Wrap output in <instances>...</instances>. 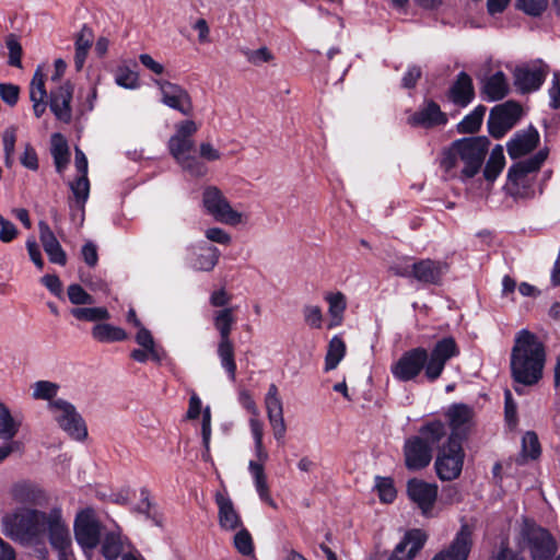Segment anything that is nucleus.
I'll return each instance as SVG.
<instances>
[{"instance_id": "obj_45", "label": "nucleus", "mask_w": 560, "mask_h": 560, "mask_svg": "<svg viewBox=\"0 0 560 560\" xmlns=\"http://www.w3.org/2000/svg\"><path fill=\"white\" fill-rule=\"evenodd\" d=\"M75 203L81 211V220H83V208L90 194V183L88 176L79 175L78 178L70 184Z\"/></svg>"}, {"instance_id": "obj_6", "label": "nucleus", "mask_w": 560, "mask_h": 560, "mask_svg": "<svg viewBox=\"0 0 560 560\" xmlns=\"http://www.w3.org/2000/svg\"><path fill=\"white\" fill-rule=\"evenodd\" d=\"M194 120H184L175 125V133L168 140V149L177 164L190 176L202 177L208 168L195 153L192 136L198 131Z\"/></svg>"}, {"instance_id": "obj_10", "label": "nucleus", "mask_w": 560, "mask_h": 560, "mask_svg": "<svg viewBox=\"0 0 560 560\" xmlns=\"http://www.w3.org/2000/svg\"><path fill=\"white\" fill-rule=\"evenodd\" d=\"M202 203L206 211L218 222L228 225L246 224L249 215L231 206L224 194L215 186H208L202 194Z\"/></svg>"}, {"instance_id": "obj_38", "label": "nucleus", "mask_w": 560, "mask_h": 560, "mask_svg": "<svg viewBox=\"0 0 560 560\" xmlns=\"http://www.w3.org/2000/svg\"><path fill=\"white\" fill-rule=\"evenodd\" d=\"M445 435V424L440 420H433L420 428L418 436L422 438V441L432 448L434 445L439 444Z\"/></svg>"}, {"instance_id": "obj_51", "label": "nucleus", "mask_w": 560, "mask_h": 560, "mask_svg": "<svg viewBox=\"0 0 560 560\" xmlns=\"http://www.w3.org/2000/svg\"><path fill=\"white\" fill-rule=\"evenodd\" d=\"M138 511L151 520L153 524L161 525V515L145 490L141 491V502L138 505Z\"/></svg>"}, {"instance_id": "obj_40", "label": "nucleus", "mask_w": 560, "mask_h": 560, "mask_svg": "<svg viewBox=\"0 0 560 560\" xmlns=\"http://www.w3.org/2000/svg\"><path fill=\"white\" fill-rule=\"evenodd\" d=\"M14 497L18 502L34 506L40 505L47 500L45 491L33 486H21L16 488Z\"/></svg>"}, {"instance_id": "obj_48", "label": "nucleus", "mask_w": 560, "mask_h": 560, "mask_svg": "<svg viewBox=\"0 0 560 560\" xmlns=\"http://www.w3.org/2000/svg\"><path fill=\"white\" fill-rule=\"evenodd\" d=\"M242 55L253 66L260 67L273 60V54L267 47L258 49L242 48Z\"/></svg>"}, {"instance_id": "obj_24", "label": "nucleus", "mask_w": 560, "mask_h": 560, "mask_svg": "<svg viewBox=\"0 0 560 560\" xmlns=\"http://www.w3.org/2000/svg\"><path fill=\"white\" fill-rule=\"evenodd\" d=\"M425 539V534L420 529L406 533L402 540L395 547L388 560H411L423 547Z\"/></svg>"}, {"instance_id": "obj_56", "label": "nucleus", "mask_w": 560, "mask_h": 560, "mask_svg": "<svg viewBox=\"0 0 560 560\" xmlns=\"http://www.w3.org/2000/svg\"><path fill=\"white\" fill-rule=\"evenodd\" d=\"M5 46L9 50V65L21 68L22 46L14 34H10L5 38Z\"/></svg>"}, {"instance_id": "obj_37", "label": "nucleus", "mask_w": 560, "mask_h": 560, "mask_svg": "<svg viewBox=\"0 0 560 560\" xmlns=\"http://www.w3.org/2000/svg\"><path fill=\"white\" fill-rule=\"evenodd\" d=\"M218 355L221 366L225 370L231 381L236 377V363L234 360V348L231 339L220 340L218 346Z\"/></svg>"}, {"instance_id": "obj_17", "label": "nucleus", "mask_w": 560, "mask_h": 560, "mask_svg": "<svg viewBox=\"0 0 560 560\" xmlns=\"http://www.w3.org/2000/svg\"><path fill=\"white\" fill-rule=\"evenodd\" d=\"M404 458L409 470H420L430 464L432 450L422 441V438L411 436L405 441Z\"/></svg>"}, {"instance_id": "obj_60", "label": "nucleus", "mask_w": 560, "mask_h": 560, "mask_svg": "<svg viewBox=\"0 0 560 560\" xmlns=\"http://www.w3.org/2000/svg\"><path fill=\"white\" fill-rule=\"evenodd\" d=\"M205 409H206V407L202 406V401H201L200 397L195 392H192L190 394L189 401H188L186 419L196 420L199 418L200 415L203 417ZM202 421H203V419L201 420V422Z\"/></svg>"}, {"instance_id": "obj_15", "label": "nucleus", "mask_w": 560, "mask_h": 560, "mask_svg": "<svg viewBox=\"0 0 560 560\" xmlns=\"http://www.w3.org/2000/svg\"><path fill=\"white\" fill-rule=\"evenodd\" d=\"M154 84L160 89L164 105L178 110L183 115H190L192 103L185 89L164 80H154Z\"/></svg>"}, {"instance_id": "obj_4", "label": "nucleus", "mask_w": 560, "mask_h": 560, "mask_svg": "<svg viewBox=\"0 0 560 560\" xmlns=\"http://www.w3.org/2000/svg\"><path fill=\"white\" fill-rule=\"evenodd\" d=\"M546 352L538 337L527 329L520 330L514 338L510 368L513 380L523 385H533L541 376Z\"/></svg>"}, {"instance_id": "obj_54", "label": "nucleus", "mask_w": 560, "mask_h": 560, "mask_svg": "<svg viewBox=\"0 0 560 560\" xmlns=\"http://www.w3.org/2000/svg\"><path fill=\"white\" fill-rule=\"evenodd\" d=\"M549 0H516V7L525 14L540 16L547 9Z\"/></svg>"}, {"instance_id": "obj_3", "label": "nucleus", "mask_w": 560, "mask_h": 560, "mask_svg": "<svg viewBox=\"0 0 560 560\" xmlns=\"http://www.w3.org/2000/svg\"><path fill=\"white\" fill-rule=\"evenodd\" d=\"M489 147L485 136L455 140L442 151L440 167L448 178L467 183L480 172Z\"/></svg>"}, {"instance_id": "obj_8", "label": "nucleus", "mask_w": 560, "mask_h": 560, "mask_svg": "<svg viewBox=\"0 0 560 560\" xmlns=\"http://www.w3.org/2000/svg\"><path fill=\"white\" fill-rule=\"evenodd\" d=\"M520 546L529 550L533 560H560V557H555L557 545L550 533L533 522L523 523Z\"/></svg>"}, {"instance_id": "obj_43", "label": "nucleus", "mask_w": 560, "mask_h": 560, "mask_svg": "<svg viewBox=\"0 0 560 560\" xmlns=\"http://www.w3.org/2000/svg\"><path fill=\"white\" fill-rule=\"evenodd\" d=\"M486 114V107L482 105L477 106L470 114L464 117L458 124L457 130L460 133H472L479 130L483 116Z\"/></svg>"}, {"instance_id": "obj_5", "label": "nucleus", "mask_w": 560, "mask_h": 560, "mask_svg": "<svg viewBox=\"0 0 560 560\" xmlns=\"http://www.w3.org/2000/svg\"><path fill=\"white\" fill-rule=\"evenodd\" d=\"M74 86L70 81H63L52 85L49 90V96L45 86V74L42 67H37L30 83V100L33 104V112L37 118H40L47 105L56 119L61 122H70L72 119V97Z\"/></svg>"}, {"instance_id": "obj_61", "label": "nucleus", "mask_w": 560, "mask_h": 560, "mask_svg": "<svg viewBox=\"0 0 560 560\" xmlns=\"http://www.w3.org/2000/svg\"><path fill=\"white\" fill-rule=\"evenodd\" d=\"M19 234L16 226L0 214V241L2 243L12 242Z\"/></svg>"}, {"instance_id": "obj_63", "label": "nucleus", "mask_w": 560, "mask_h": 560, "mask_svg": "<svg viewBox=\"0 0 560 560\" xmlns=\"http://www.w3.org/2000/svg\"><path fill=\"white\" fill-rule=\"evenodd\" d=\"M20 95L19 86L14 84H0V96L8 105L13 106L18 103Z\"/></svg>"}, {"instance_id": "obj_59", "label": "nucleus", "mask_w": 560, "mask_h": 560, "mask_svg": "<svg viewBox=\"0 0 560 560\" xmlns=\"http://www.w3.org/2000/svg\"><path fill=\"white\" fill-rule=\"evenodd\" d=\"M238 404L250 415V417L259 416V409L249 390L242 388L237 395Z\"/></svg>"}, {"instance_id": "obj_55", "label": "nucleus", "mask_w": 560, "mask_h": 560, "mask_svg": "<svg viewBox=\"0 0 560 560\" xmlns=\"http://www.w3.org/2000/svg\"><path fill=\"white\" fill-rule=\"evenodd\" d=\"M522 453L524 457L535 459L540 454L538 438L534 432H526L522 440Z\"/></svg>"}, {"instance_id": "obj_27", "label": "nucleus", "mask_w": 560, "mask_h": 560, "mask_svg": "<svg viewBox=\"0 0 560 560\" xmlns=\"http://www.w3.org/2000/svg\"><path fill=\"white\" fill-rule=\"evenodd\" d=\"M38 229L40 243L49 260L52 264L65 266L67 262V255L49 225L46 222L40 221L38 223Z\"/></svg>"}, {"instance_id": "obj_62", "label": "nucleus", "mask_w": 560, "mask_h": 560, "mask_svg": "<svg viewBox=\"0 0 560 560\" xmlns=\"http://www.w3.org/2000/svg\"><path fill=\"white\" fill-rule=\"evenodd\" d=\"M21 164L32 171H36L38 168V159L35 149L26 143L24 145V151L20 158Z\"/></svg>"}, {"instance_id": "obj_29", "label": "nucleus", "mask_w": 560, "mask_h": 560, "mask_svg": "<svg viewBox=\"0 0 560 560\" xmlns=\"http://www.w3.org/2000/svg\"><path fill=\"white\" fill-rule=\"evenodd\" d=\"M510 85L506 75L502 71H497L482 81L481 93L486 101L495 102L508 95Z\"/></svg>"}, {"instance_id": "obj_53", "label": "nucleus", "mask_w": 560, "mask_h": 560, "mask_svg": "<svg viewBox=\"0 0 560 560\" xmlns=\"http://www.w3.org/2000/svg\"><path fill=\"white\" fill-rule=\"evenodd\" d=\"M67 294L69 301L74 305H91L94 303L93 296L77 283L68 287Z\"/></svg>"}, {"instance_id": "obj_1", "label": "nucleus", "mask_w": 560, "mask_h": 560, "mask_svg": "<svg viewBox=\"0 0 560 560\" xmlns=\"http://www.w3.org/2000/svg\"><path fill=\"white\" fill-rule=\"evenodd\" d=\"M1 532L11 540L26 547L44 546L48 539L58 560H77L68 522L58 505L48 510L18 508L2 517Z\"/></svg>"}, {"instance_id": "obj_26", "label": "nucleus", "mask_w": 560, "mask_h": 560, "mask_svg": "<svg viewBox=\"0 0 560 560\" xmlns=\"http://www.w3.org/2000/svg\"><path fill=\"white\" fill-rule=\"evenodd\" d=\"M446 116L434 102H425L416 113L408 118V122L416 127L430 128L444 125Z\"/></svg>"}, {"instance_id": "obj_57", "label": "nucleus", "mask_w": 560, "mask_h": 560, "mask_svg": "<svg viewBox=\"0 0 560 560\" xmlns=\"http://www.w3.org/2000/svg\"><path fill=\"white\" fill-rule=\"evenodd\" d=\"M234 546L238 552L244 556H249L253 553V539L250 534L244 529L243 527L238 528L237 533L234 535Z\"/></svg>"}, {"instance_id": "obj_47", "label": "nucleus", "mask_w": 560, "mask_h": 560, "mask_svg": "<svg viewBox=\"0 0 560 560\" xmlns=\"http://www.w3.org/2000/svg\"><path fill=\"white\" fill-rule=\"evenodd\" d=\"M115 82L120 88L137 90L140 86L138 72L126 66H119L115 71Z\"/></svg>"}, {"instance_id": "obj_34", "label": "nucleus", "mask_w": 560, "mask_h": 560, "mask_svg": "<svg viewBox=\"0 0 560 560\" xmlns=\"http://www.w3.org/2000/svg\"><path fill=\"white\" fill-rule=\"evenodd\" d=\"M91 335L96 341L105 343L124 341L128 337L125 329L107 323L94 325Z\"/></svg>"}, {"instance_id": "obj_25", "label": "nucleus", "mask_w": 560, "mask_h": 560, "mask_svg": "<svg viewBox=\"0 0 560 560\" xmlns=\"http://www.w3.org/2000/svg\"><path fill=\"white\" fill-rule=\"evenodd\" d=\"M447 265L443 261L422 259L415 261L412 277L419 282L436 284L447 272Z\"/></svg>"}, {"instance_id": "obj_21", "label": "nucleus", "mask_w": 560, "mask_h": 560, "mask_svg": "<svg viewBox=\"0 0 560 560\" xmlns=\"http://www.w3.org/2000/svg\"><path fill=\"white\" fill-rule=\"evenodd\" d=\"M547 71L541 66L520 67L514 72V84L522 93L538 90L546 79Z\"/></svg>"}, {"instance_id": "obj_12", "label": "nucleus", "mask_w": 560, "mask_h": 560, "mask_svg": "<svg viewBox=\"0 0 560 560\" xmlns=\"http://www.w3.org/2000/svg\"><path fill=\"white\" fill-rule=\"evenodd\" d=\"M47 407L60 429L71 439L75 441L85 440L88 436L85 421L71 402L65 399H57L56 401H51Z\"/></svg>"}, {"instance_id": "obj_9", "label": "nucleus", "mask_w": 560, "mask_h": 560, "mask_svg": "<svg viewBox=\"0 0 560 560\" xmlns=\"http://www.w3.org/2000/svg\"><path fill=\"white\" fill-rule=\"evenodd\" d=\"M547 153L539 151L534 156L521 161L509 168L508 191L515 198H530L534 196L532 173L537 172L545 162Z\"/></svg>"}, {"instance_id": "obj_58", "label": "nucleus", "mask_w": 560, "mask_h": 560, "mask_svg": "<svg viewBox=\"0 0 560 560\" xmlns=\"http://www.w3.org/2000/svg\"><path fill=\"white\" fill-rule=\"evenodd\" d=\"M303 317L306 325L311 328H322L323 311L318 305H305L303 307Z\"/></svg>"}, {"instance_id": "obj_46", "label": "nucleus", "mask_w": 560, "mask_h": 560, "mask_svg": "<svg viewBox=\"0 0 560 560\" xmlns=\"http://www.w3.org/2000/svg\"><path fill=\"white\" fill-rule=\"evenodd\" d=\"M265 407L268 419L276 417H283L282 400L279 396L278 388L275 384H271L265 397Z\"/></svg>"}, {"instance_id": "obj_36", "label": "nucleus", "mask_w": 560, "mask_h": 560, "mask_svg": "<svg viewBox=\"0 0 560 560\" xmlns=\"http://www.w3.org/2000/svg\"><path fill=\"white\" fill-rule=\"evenodd\" d=\"M235 323L234 308L224 307L213 313V325L220 334V340L230 339Z\"/></svg>"}, {"instance_id": "obj_42", "label": "nucleus", "mask_w": 560, "mask_h": 560, "mask_svg": "<svg viewBox=\"0 0 560 560\" xmlns=\"http://www.w3.org/2000/svg\"><path fill=\"white\" fill-rule=\"evenodd\" d=\"M70 314L78 320L98 322L109 319L110 315L106 307H74Z\"/></svg>"}, {"instance_id": "obj_2", "label": "nucleus", "mask_w": 560, "mask_h": 560, "mask_svg": "<svg viewBox=\"0 0 560 560\" xmlns=\"http://www.w3.org/2000/svg\"><path fill=\"white\" fill-rule=\"evenodd\" d=\"M459 354V348L452 337L440 339L428 351L423 347L410 349L390 365V373L398 382L415 381L422 372L433 383L442 375L446 363Z\"/></svg>"}, {"instance_id": "obj_64", "label": "nucleus", "mask_w": 560, "mask_h": 560, "mask_svg": "<svg viewBox=\"0 0 560 560\" xmlns=\"http://www.w3.org/2000/svg\"><path fill=\"white\" fill-rule=\"evenodd\" d=\"M548 94L550 98V106L552 108L560 107V72H555L551 84L548 89Z\"/></svg>"}, {"instance_id": "obj_20", "label": "nucleus", "mask_w": 560, "mask_h": 560, "mask_svg": "<svg viewBox=\"0 0 560 560\" xmlns=\"http://www.w3.org/2000/svg\"><path fill=\"white\" fill-rule=\"evenodd\" d=\"M445 416L451 427V434L448 439H454V441H459L462 443L470 428L472 418L471 409L466 405H452L448 407Z\"/></svg>"}, {"instance_id": "obj_23", "label": "nucleus", "mask_w": 560, "mask_h": 560, "mask_svg": "<svg viewBox=\"0 0 560 560\" xmlns=\"http://www.w3.org/2000/svg\"><path fill=\"white\" fill-rule=\"evenodd\" d=\"M218 505L219 525L224 530H237L242 527V520L230 497L225 492L215 494Z\"/></svg>"}, {"instance_id": "obj_14", "label": "nucleus", "mask_w": 560, "mask_h": 560, "mask_svg": "<svg viewBox=\"0 0 560 560\" xmlns=\"http://www.w3.org/2000/svg\"><path fill=\"white\" fill-rule=\"evenodd\" d=\"M521 114L522 108L515 102H505L493 107L488 119L490 135L497 139L503 137L514 127Z\"/></svg>"}, {"instance_id": "obj_35", "label": "nucleus", "mask_w": 560, "mask_h": 560, "mask_svg": "<svg viewBox=\"0 0 560 560\" xmlns=\"http://www.w3.org/2000/svg\"><path fill=\"white\" fill-rule=\"evenodd\" d=\"M21 427V419L13 416L9 408L0 401V439L12 440Z\"/></svg>"}, {"instance_id": "obj_11", "label": "nucleus", "mask_w": 560, "mask_h": 560, "mask_svg": "<svg viewBox=\"0 0 560 560\" xmlns=\"http://www.w3.org/2000/svg\"><path fill=\"white\" fill-rule=\"evenodd\" d=\"M108 529L103 526L91 508H85L78 512L73 522L74 537L78 545L85 553L93 551L104 538Z\"/></svg>"}, {"instance_id": "obj_18", "label": "nucleus", "mask_w": 560, "mask_h": 560, "mask_svg": "<svg viewBox=\"0 0 560 560\" xmlns=\"http://www.w3.org/2000/svg\"><path fill=\"white\" fill-rule=\"evenodd\" d=\"M135 339L140 346V349H135L130 353L135 361L145 363L148 360L160 362L163 359L164 351L158 346L151 331L144 326L138 328Z\"/></svg>"}, {"instance_id": "obj_33", "label": "nucleus", "mask_w": 560, "mask_h": 560, "mask_svg": "<svg viewBox=\"0 0 560 560\" xmlns=\"http://www.w3.org/2000/svg\"><path fill=\"white\" fill-rule=\"evenodd\" d=\"M505 166V155L504 150L501 144H497L490 152V155L483 167V178L489 184L492 185L499 175L502 173Z\"/></svg>"}, {"instance_id": "obj_31", "label": "nucleus", "mask_w": 560, "mask_h": 560, "mask_svg": "<svg viewBox=\"0 0 560 560\" xmlns=\"http://www.w3.org/2000/svg\"><path fill=\"white\" fill-rule=\"evenodd\" d=\"M328 304V324L327 328L332 329L343 323L345 312L347 310V298L342 292H329L325 295Z\"/></svg>"}, {"instance_id": "obj_7", "label": "nucleus", "mask_w": 560, "mask_h": 560, "mask_svg": "<svg viewBox=\"0 0 560 560\" xmlns=\"http://www.w3.org/2000/svg\"><path fill=\"white\" fill-rule=\"evenodd\" d=\"M248 425L254 440V453L256 456V459L249 460L248 471L259 499L271 508H277L276 502L270 495L265 472V463L268 460L269 455L264 445V422L259 419V416L249 417Z\"/></svg>"}, {"instance_id": "obj_52", "label": "nucleus", "mask_w": 560, "mask_h": 560, "mask_svg": "<svg viewBox=\"0 0 560 560\" xmlns=\"http://www.w3.org/2000/svg\"><path fill=\"white\" fill-rule=\"evenodd\" d=\"M211 408L210 406H206L203 410V421L201 423V435L202 443L205 446V452L202 453V458L205 460H210V440H211Z\"/></svg>"}, {"instance_id": "obj_32", "label": "nucleus", "mask_w": 560, "mask_h": 560, "mask_svg": "<svg viewBox=\"0 0 560 560\" xmlns=\"http://www.w3.org/2000/svg\"><path fill=\"white\" fill-rule=\"evenodd\" d=\"M474 97V88L470 77L460 72L450 90L451 101L459 106H467Z\"/></svg>"}, {"instance_id": "obj_50", "label": "nucleus", "mask_w": 560, "mask_h": 560, "mask_svg": "<svg viewBox=\"0 0 560 560\" xmlns=\"http://www.w3.org/2000/svg\"><path fill=\"white\" fill-rule=\"evenodd\" d=\"M374 487L383 503H392L396 499L397 492L390 478L376 477Z\"/></svg>"}, {"instance_id": "obj_22", "label": "nucleus", "mask_w": 560, "mask_h": 560, "mask_svg": "<svg viewBox=\"0 0 560 560\" xmlns=\"http://www.w3.org/2000/svg\"><path fill=\"white\" fill-rule=\"evenodd\" d=\"M189 253V265L198 271H211L220 257L219 249L206 243L191 246Z\"/></svg>"}, {"instance_id": "obj_30", "label": "nucleus", "mask_w": 560, "mask_h": 560, "mask_svg": "<svg viewBox=\"0 0 560 560\" xmlns=\"http://www.w3.org/2000/svg\"><path fill=\"white\" fill-rule=\"evenodd\" d=\"M101 551L106 560H116L127 550V540L121 536V532L117 526L106 529L102 539Z\"/></svg>"}, {"instance_id": "obj_49", "label": "nucleus", "mask_w": 560, "mask_h": 560, "mask_svg": "<svg viewBox=\"0 0 560 560\" xmlns=\"http://www.w3.org/2000/svg\"><path fill=\"white\" fill-rule=\"evenodd\" d=\"M16 132L18 128L11 126L7 128L2 133V142L4 150V164L8 167H11L13 164V155L15 151V142H16Z\"/></svg>"}, {"instance_id": "obj_41", "label": "nucleus", "mask_w": 560, "mask_h": 560, "mask_svg": "<svg viewBox=\"0 0 560 560\" xmlns=\"http://www.w3.org/2000/svg\"><path fill=\"white\" fill-rule=\"evenodd\" d=\"M32 397L36 400H47L48 405L51 401H56L59 385L50 381H37L31 386Z\"/></svg>"}, {"instance_id": "obj_13", "label": "nucleus", "mask_w": 560, "mask_h": 560, "mask_svg": "<svg viewBox=\"0 0 560 560\" xmlns=\"http://www.w3.org/2000/svg\"><path fill=\"white\" fill-rule=\"evenodd\" d=\"M465 452L459 441L447 439L438 453L434 468L438 477L443 481L457 479L463 470Z\"/></svg>"}, {"instance_id": "obj_28", "label": "nucleus", "mask_w": 560, "mask_h": 560, "mask_svg": "<svg viewBox=\"0 0 560 560\" xmlns=\"http://www.w3.org/2000/svg\"><path fill=\"white\" fill-rule=\"evenodd\" d=\"M539 141V133L534 128L517 132L506 144L511 159L521 158L533 151Z\"/></svg>"}, {"instance_id": "obj_19", "label": "nucleus", "mask_w": 560, "mask_h": 560, "mask_svg": "<svg viewBox=\"0 0 560 560\" xmlns=\"http://www.w3.org/2000/svg\"><path fill=\"white\" fill-rule=\"evenodd\" d=\"M472 546V530L463 525L450 547L434 556L432 560H467Z\"/></svg>"}, {"instance_id": "obj_16", "label": "nucleus", "mask_w": 560, "mask_h": 560, "mask_svg": "<svg viewBox=\"0 0 560 560\" xmlns=\"http://www.w3.org/2000/svg\"><path fill=\"white\" fill-rule=\"evenodd\" d=\"M408 498L417 504L423 515H430L438 497V486L421 479H411L407 483Z\"/></svg>"}, {"instance_id": "obj_39", "label": "nucleus", "mask_w": 560, "mask_h": 560, "mask_svg": "<svg viewBox=\"0 0 560 560\" xmlns=\"http://www.w3.org/2000/svg\"><path fill=\"white\" fill-rule=\"evenodd\" d=\"M346 354V343L339 336H334L329 343L325 358V370H335Z\"/></svg>"}, {"instance_id": "obj_44", "label": "nucleus", "mask_w": 560, "mask_h": 560, "mask_svg": "<svg viewBox=\"0 0 560 560\" xmlns=\"http://www.w3.org/2000/svg\"><path fill=\"white\" fill-rule=\"evenodd\" d=\"M51 153L57 172L62 173L69 161V152L68 145L60 135H55L52 137Z\"/></svg>"}]
</instances>
